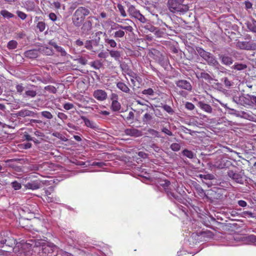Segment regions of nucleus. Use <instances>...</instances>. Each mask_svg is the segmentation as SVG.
Masks as SVG:
<instances>
[{
	"label": "nucleus",
	"instance_id": "nucleus-1",
	"mask_svg": "<svg viewBox=\"0 0 256 256\" xmlns=\"http://www.w3.org/2000/svg\"><path fill=\"white\" fill-rule=\"evenodd\" d=\"M90 10L84 6L79 7L74 12L72 20L74 24L78 27L82 26L86 17L89 15Z\"/></svg>",
	"mask_w": 256,
	"mask_h": 256
},
{
	"label": "nucleus",
	"instance_id": "nucleus-2",
	"mask_svg": "<svg viewBox=\"0 0 256 256\" xmlns=\"http://www.w3.org/2000/svg\"><path fill=\"white\" fill-rule=\"evenodd\" d=\"M125 24L127 25H122L118 24H115L114 25L112 26V30H116L114 32V36L116 38H122L125 35V30L126 32H132L133 31L132 27L130 25L129 23H132V22L129 20L126 19L125 20Z\"/></svg>",
	"mask_w": 256,
	"mask_h": 256
},
{
	"label": "nucleus",
	"instance_id": "nucleus-3",
	"mask_svg": "<svg viewBox=\"0 0 256 256\" xmlns=\"http://www.w3.org/2000/svg\"><path fill=\"white\" fill-rule=\"evenodd\" d=\"M196 51L200 56L206 61L208 65L216 68L220 66L216 58L211 53L205 51L204 49L200 48H196Z\"/></svg>",
	"mask_w": 256,
	"mask_h": 256
},
{
	"label": "nucleus",
	"instance_id": "nucleus-4",
	"mask_svg": "<svg viewBox=\"0 0 256 256\" xmlns=\"http://www.w3.org/2000/svg\"><path fill=\"white\" fill-rule=\"evenodd\" d=\"M4 244L10 248L15 244V240L8 232H3L0 234V247H4Z\"/></svg>",
	"mask_w": 256,
	"mask_h": 256
},
{
	"label": "nucleus",
	"instance_id": "nucleus-5",
	"mask_svg": "<svg viewBox=\"0 0 256 256\" xmlns=\"http://www.w3.org/2000/svg\"><path fill=\"white\" fill-rule=\"evenodd\" d=\"M160 184L164 188L166 192H167L168 196L170 199H178V196L169 189L168 187L170 184V181L168 180H160Z\"/></svg>",
	"mask_w": 256,
	"mask_h": 256
},
{
	"label": "nucleus",
	"instance_id": "nucleus-6",
	"mask_svg": "<svg viewBox=\"0 0 256 256\" xmlns=\"http://www.w3.org/2000/svg\"><path fill=\"white\" fill-rule=\"evenodd\" d=\"M250 94L242 95L233 98V101L244 106H250Z\"/></svg>",
	"mask_w": 256,
	"mask_h": 256
},
{
	"label": "nucleus",
	"instance_id": "nucleus-7",
	"mask_svg": "<svg viewBox=\"0 0 256 256\" xmlns=\"http://www.w3.org/2000/svg\"><path fill=\"white\" fill-rule=\"evenodd\" d=\"M227 173L228 176L236 182L240 184H244V178L241 172H238L232 170H229Z\"/></svg>",
	"mask_w": 256,
	"mask_h": 256
},
{
	"label": "nucleus",
	"instance_id": "nucleus-8",
	"mask_svg": "<svg viewBox=\"0 0 256 256\" xmlns=\"http://www.w3.org/2000/svg\"><path fill=\"white\" fill-rule=\"evenodd\" d=\"M93 96L98 101H104L107 99L106 92L102 90L98 89L93 92Z\"/></svg>",
	"mask_w": 256,
	"mask_h": 256
},
{
	"label": "nucleus",
	"instance_id": "nucleus-9",
	"mask_svg": "<svg viewBox=\"0 0 256 256\" xmlns=\"http://www.w3.org/2000/svg\"><path fill=\"white\" fill-rule=\"evenodd\" d=\"M82 31L84 33L88 34L92 26V17H88L86 20L82 23Z\"/></svg>",
	"mask_w": 256,
	"mask_h": 256
},
{
	"label": "nucleus",
	"instance_id": "nucleus-10",
	"mask_svg": "<svg viewBox=\"0 0 256 256\" xmlns=\"http://www.w3.org/2000/svg\"><path fill=\"white\" fill-rule=\"evenodd\" d=\"M124 134L126 136H134L136 138L141 136L142 135V132L141 130L135 128H130L126 129L124 130Z\"/></svg>",
	"mask_w": 256,
	"mask_h": 256
},
{
	"label": "nucleus",
	"instance_id": "nucleus-11",
	"mask_svg": "<svg viewBox=\"0 0 256 256\" xmlns=\"http://www.w3.org/2000/svg\"><path fill=\"white\" fill-rule=\"evenodd\" d=\"M176 86L180 88L184 89L188 91L192 90V86L190 82L186 80H179L176 82Z\"/></svg>",
	"mask_w": 256,
	"mask_h": 256
},
{
	"label": "nucleus",
	"instance_id": "nucleus-12",
	"mask_svg": "<svg viewBox=\"0 0 256 256\" xmlns=\"http://www.w3.org/2000/svg\"><path fill=\"white\" fill-rule=\"evenodd\" d=\"M42 252L46 254L52 253L56 248L55 245H54L53 244L48 242L43 243V244L42 245Z\"/></svg>",
	"mask_w": 256,
	"mask_h": 256
},
{
	"label": "nucleus",
	"instance_id": "nucleus-13",
	"mask_svg": "<svg viewBox=\"0 0 256 256\" xmlns=\"http://www.w3.org/2000/svg\"><path fill=\"white\" fill-rule=\"evenodd\" d=\"M36 114L31 110L27 109H23L17 112L16 115L17 116L26 117V116H34Z\"/></svg>",
	"mask_w": 256,
	"mask_h": 256
},
{
	"label": "nucleus",
	"instance_id": "nucleus-14",
	"mask_svg": "<svg viewBox=\"0 0 256 256\" xmlns=\"http://www.w3.org/2000/svg\"><path fill=\"white\" fill-rule=\"evenodd\" d=\"M39 52V50L34 49L25 52L24 55L29 58H35L38 56Z\"/></svg>",
	"mask_w": 256,
	"mask_h": 256
},
{
	"label": "nucleus",
	"instance_id": "nucleus-15",
	"mask_svg": "<svg viewBox=\"0 0 256 256\" xmlns=\"http://www.w3.org/2000/svg\"><path fill=\"white\" fill-rule=\"evenodd\" d=\"M180 4H182V2H179L175 0H168V8L172 12H176V10Z\"/></svg>",
	"mask_w": 256,
	"mask_h": 256
},
{
	"label": "nucleus",
	"instance_id": "nucleus-16",
	"mask_svg": "<svg viewBox=\"0 0 256 256\" xmlns=\"http://www.w3.org/2000/svg\"><path fill=\"white\" fill-rule=\"evenodd\" d=\"M221 60L222 63L226 66H230L233 63L232 58L226 55H221L219 56Z\"/></svg>",
	"mask_w": 256,
	"mask_h": 256
},
{
	"label": "nucleus",
	"instance_id": "nucleus-17",
	"mask_svg": "<svg viewBox=\"0 0 256 256\" xmlns=\"http://www.w3.org/2000/svg\"><path fill=\"white\" fill-rule=\"evenodd\" d=\"M198 106L206 112L209 114L212 112V106L202 102H199L198 104Z\"/></svg>",
	"mask_w": 256,
	"mask_h": 256
},
{
	"label": "nucleus",
	"instance_id": "nucleus-18",
	"mask_svg": "<svg viewBox=\"0 0 256 256\" xmlns=\"http://www.w3.org/2000/svg\"><path fill=\"white\" fill-rule=\"evenodd\" d=\"M24 187L27 189L36 190L40 188V184L38 181H34L30 182H28L24 185Z\"/></svg>",
	"mask_w": 256,
	"mask_h": 256
},
{
	"label": "nucleus",
	"instance_id": "nucleus-19",
	"mask_svg": "<svg viewBox=\"0 0 256 256\" xmlns=\"http://www.w3.org/2000/svg\"><path fill=\"white\" fill-rule=\"evenodd\" d=\"M80 118L83 120L85 125L87 127L94 129L96 128V124L94 122L90 120L86 116H80Z\"/></svg>",
	"mask_w": 256,
	"mask_h": 256
},
{
	"label": "nucleus",
	"instance_id": "nucleus-20",
	"mask_svg": "<svg viewBox=\"0 0 256 256\" xmlns=\"http://www.w3.org/2000/svg\"><path fill=\"white\" fill-rule=\"evenodd\" d=\"M248 66L244 63L235 62L232 68L234 70L240 71L246 69Z\"/></svg>",
	"mask_w": 256,
	"mask_h": 256
},
{
	"label": "nucleus",
	"instance_id": "nucleus-21",
	"mask_svg": "<svg viewBox=\"0 0 256 256\" xmlns=\"http://www.w3.org/2000/svg\"><path fill=\"white\" fill-rule=\"evenodd\" d=\"M104 42L106 44L110 46L112 48H114L116 46L117 44L115 40L109 38L106 33H104Z\"/></svg>",
	"mask_w": 256,
	"mask_h": 256
},
{
	"label": "nucleus",
	"instance_id": "nucleus-22",
	"mask_svg": "<svg viewBox=\"0 0 256 256\" xmlns=\"http://www.w3.org/2000/svg\"><path fill=\"white\" fill-rule=\"evenodd\" d=\"M128 12L132 18H135L137 14L140 12V10L130 5L128 6Z\"/></svg>",
	"mask_w": 256,
	"mask_h": 256
},
{
	"label": "nucleus",
	"instance_id": "nucleus-23",
	"mask_svg": "<svg viewBox=\"0 0 256 256\" xmlns=\"http://www.w3.org/2000/svg\"><path fill=\"white\" fill-rule=\"evenodd\" d=\"M50 44L58 52H60V55L62 56H64L66 55L67 53L64 50V48L61 46H58L56 42H50Z\"/></svg>",
	"mask_w": 256,
	"mask_h": 256
},
{
	"label": "nucleus",
	"instance_id": "nucleus-24",
	"mask_svg": "<svg viewBox=\"0 0 256 256\" xmlns=\"http://www.w3.org/2000/svg\"><path fill=\"white\" fill-rule=\"evenodd\" d=\"M111 57L113 58L116 61L120 62L121 53L120 51L110 50L109 51Z\"/></svg>",
	"mask_w": 256,
	"mask_h": 256
},
{
	"label": "nucleus",
	"instance_id": "nucleus-25",
	"mask_svg": "<svg viewBox=\"0 0 256 256\" xmlns=\"http://www.w3.org/2000/svg\"><path fill=\"white\" fill-rule=\"evenodd\" d=\"M246 25L250 30L254 32H256V21L252 19L251 20L248 22Z\"/></svg>",
	"mask_w": 256,
	"mask_h": 256
},
{
	"label": "nucleus",
	"instance_id": "nucleus-26",
	"mask_svg": "<svg viewBox=\"0 0 256 256\" xmlns=\"http://www.w3.org/2000/svg\"><path fill=\"white\" fill-rule=\"evenodd\" d=\"M116 86L120 90L124 92L130 93V89L124 82H118L117 83Z\"/></svg>",
	"mask_w": 256,
	"mask_h": 256
},
{
	"label": "nucleus",
	"instance_id": "nucleus-27",
	"mask_svg": "<svg viewBox=\"0 0 256 256\" xmlns=\"http://www.w3.org/2000/svg\"><path fill=\"white\" fill-rule=\"evenodd\" d=\"M37 92L34 90H27L23 94L24 98H33L36 96Z\"/></svg>",
	"mask_w": 256,
	"mask_h": 256
},
{
	"label": "nucleus",
	"instance_id": "nucleus-28",
	"mask_svg": "<svg viewBox=\"0 0 256 256\" xmlns=\"http://www.w3.org/2000/svg\"><path fill=\"white\" fill-rule=\"evenodd\" d=\"M111 108L114 112L119 111L121 108V105L117 100L112 101Z\"/></svg>",
	"mask_w": 256,
	"mask_h": 256
},
{
	"label": "nucleus",
	"instance_id": "nucleus-29",
	"mask_svg": "<svg viewBox=\"0 0 256 256\" xmlns=\"http://www.w3.org/2000/svg\"><path fill=\"white\" fill-rule=\"evenodd\" d=\"M189 9L188 6L187 5L182 4H180L178 7L177 8L176 12H180V14H184L188 12Z\"/></svg>",
	"mask_w": 256,
	"mask_h": 256
},
{
	"label": "nucleus",
	"instance_id": "nucleus-30",
	"mask_svg": "<svg viewBox=\"0 0 256 256\" xmlns=\"http://www.w3.org/2000/svg\"><path fill=\"white\" fill-rule=\"evenodd\" d=\"M196 76L198 78H202L207 80H212V78L206 72H200L196 74Z\"/></svg>",
	"mask_w": 256,
	"mask_h": 256
},
{
	"label": "nucleus",
	"instance_id": "nucleus-31",
	"mask_svg": "<svg viewBox=\"0 0 256 256\" xmlns=\"http://www.w3.org/2000/svg\"><path fill=\"white\" fill-rule=\"evenodd\" d=\"M152 119V116L150 114L148 113H146L142 117V120L144 124H150Z\"/></svg>",
	"mask_w": 256,
	"mask_h": 256
},
{
	"label": "nucleus",
	"instance_id": "nucleus-32",
	"mask_svg": "<svg viewBox=\"0 0 256 256\" xmlns=\"http://www.w3.org/2000/svg\"><path fill=\"white\" fill-rule=\"evenodd\" d=\"M39 51L48 56L52 55L53 54L52 50L48 47H42L39 49Z\"/></svg>",
	"mask_w": 256,
	"mask_h": 256
},
{
	"label": "nucleus",
	"instance_id": "nucleus-33",
	"mask_svg": "<svg viewBox=\"0 0 256 256\" xmlns=\"http://www.w3.org/2000/svg\"><path fill=\"white\" fill-rule=\"evenodd\" d=\"M0 14L2 15L4 18H10L14 17V14L10 13L8 11L4 10H2L0 12Z\"/></svg>",
	"mask_w": 256,
	"mask_h": 256
},
{
	"label": "nucleus",
	"instance_id": "nucleus-34",
	"mask_svg": "<svg viewBox=\"0 0 256 256\" xmlns=\"http://www.w3.org/2000/svg\"><path fill=\"white\" fill-rule=\"evenodd\" d=\"M222 82H224V84L226 88H228L232 86L234 84L232 80H230L227 77H224V78H222Z\"/></svg>",
	"mask_w": 256,
	"mask_h": 256
},
{
	"label": "nucleus",
	"instance_id": "nucleus-35",
	"mask_svg": "<svg viewBox=\"0 0 256 256\" xmlns=\"http://www.w3.org/2000/svg\"><path fill=\"white\" fill-rule=\"evenodd\" d=\"M182 154L184 156L190 159H192L194 157V154L193 152L187 149L184 150L182 151Z\"/></svg>",
	"mask_w": 256,
	"mask_h": 256
},
{
	"label": "nucleus",
	"instance_id": "nucleus-36",
	"mask_svg": "<svg viewBox=\"0 0 256 256\" xmlns=\"http://www.w3.org/2000/svg\"><path fill=\"white\" fill-rule=\"evenodd\" d=\"M196 192L201 198H204L206 196V194L203 188L199 185L196 186Z\"/></svg>",
	"mask_w": 256,
	"mask_h": 256
},
{
	"label": "nucleus",
	"instance_id": "nucleus-37",
	"mask_svg": "<svg viewBox=\"0 0 256 256\" xmlns=\"http://www.w3.org/2000/svg\"><path fill=\"white\" fill-rule=\"evenodd\" d=\"M145 28L151 32H154L156 36H158L160 30L158 28L152 26H145Z\"/></svg>",
	"mask_w": 256,
	"mask_h": 256
},
{
	"label": "nucleus",
	"instance_id": "nucleus-38",
	"mask_svg": "<svg viewBox=\"0 0 256 256\" xmlns=\"http://www.w3.org/2000/svg\"><path fill=\"white\" fill-rule=\"evenodd\" d=\"M18 42L14 40H12L8 43L7 47L9 50H13L16 48Z\"/></svg>",
	"mask_w": 256,
	"mask_h": 256
},
{
	"label": "nucleus",
	"instance_id": "nucleus-39",
	"mask_svg": "<svg viewBox=\"0 0 256 256\" xmlns=\"http://www.w3.org/2000/svg\"><path fill=\"white\" fill-rule=\"evenodd\" d=\"M40 114L42 117L46 119L51 120L53 118L52 114L48 111H42L40 112Z\"/></svg>",
	"mask_w": 256,
	"mask_h": 256
},
{
	"label": "nucleus",
	"instance_id": "nucleus-40",
	"mask_svg": "<svg viewBox=\"0 0 256 256\" xmlns=\"http://www.w3.org/2000/svg\"><path fill=\"white\" fill-rule=\"evenodd\" d=\"M148 132L150 134L154 136V137L160 138L159 132L155 130L150 128L148 130Z\"/></svg>",
	"mask_w": 256,
	"mask_h": 256
},
{
	"label": "nucleus",
	"instance_id": "nucleus-41",
	"mask_svg": "<svg viewBox=\"0 0 256 256\" xmlns=\"http://www.w3.org/2000/svg\"><path fill=\"white\" fill-rule=\"evenodd\" d=\"M26 9L29 11L33 10L35 7L34 2L30 1H27L26 2Z\"/></svg>",
	"mask_w": 256,
	"mask_h": 256
},
{
	"label": "nucleus",
	"instance_id": "nucleus-42",
	"mask_svg": "<svg viewBox=\"0 0 256 256\" xmlns=\"http://www.w3.org/2000/svg\"><path fill=\"white\" fill-rule=\"evenodd\" d=\"M135 18L138 20L142 23H146L147 21L146 18L140 12Z\"/></svg>",
	"mask_w": 256,
	"mask_h": 256
},
{
	"label": "nucleus",
	"instance_id": "nucleus-43",
	"mask_svg": "<svg viewBox=\"0 0 256 256\" xmlns=\"http://www.w3.org/2000/svg\"><path fill=\"white\" fill-rule=\"evenodd\" d=\"M199 177L202 179H204V180H212L214 179V176L212 174H200L199 175Z\"/></svg>",
	"mask_w": 256,
	"mask_h": 256
},
{
	"label": "nucleus",
	"instance_id": "nucleus-44",
	"mask_svg": "<svg viewBox=\"0 0 256 256\" xmlns=\"http://www.w3.org/2000/svg\"><path fill=\"white\" fill-rule=\"evenodd\" d=\"M11 186L14 190H19L22 188L21 184L16 180L12 182L11 183Z\"/></svg>",
	"mask_w": 256,
	"mask_h": 256
},
{
	"label": "nucleus",
	"instance_id": "nucleus-45",
	"mask_svg": "<svg viewBox=\"0 0 256 256\" xmlns=\"http://www.w3.org/2000/svg\"><path fill=\"white\" fill-rule=\"evenodd\" d=\"M180 144L178 143H172L170 146L171 150L174 152H178L180 150Z\"/></svg>",
	"mask_w": 256,
	"mask_h": 256
},
{
	"label": "nucleus",
	"instance_id": "nucleus-46",
	"mask_svg": "<svg viewBox=\"0 0 256 256\" xmlns=\"http://www.w3.org/2000/svg\"><path fill=\"white\" fill-rule=\"evenodd\" d=\"M37 28L40 32H43L46 28V24L44 22H39L37 24Z\"/></svg>",
	"mask_w": 256,
	"mask_h": 256
},
{
	"label": "nucleus",
	"instance_id": "nucleus-47",
	"mask_svg": "<svg viewBox=\"0 0 256 256\" xmlns=\"http://www.w3.org/2000/svg\"><path fill=\"white\" fill-rule=\"evenodd\" d=\"M142 94L145 95L153 96L154 91L152 88L144 90L142 91Z\"/></svg>",
	"mask_w": 256,
	"mask_h": 256
},
{
	"label": "nucleus",
	"instance_id": "nucleus-48",
	"mask_svg": "<svg viewBox=\"0 0 256 256\" xmlns=\"http://www.w3.org/2000/svg\"><path fill=\"white\" fill-rule=\"evenodd\" d=\"M118 8L122 16L123 17L126 16L127 15L124 10V8L122 4H118Z\"/></svg>",
	"mask_w": 256,
	"mask_h": 256
},
{
	"label": "nucleus",
	"instance_id": "nucleus-49",
	"mask_svg": "<svg viewBox=\"0 0 256 256\" xmlns=\"http://www.w3.org/2000/svg\"><path fill=\"white\" fill-rule=\"evenodd\" d=\"M79 63V64H80L82 65H86L87 63V59L84 58V57H82V56H80V57L79 58H77L76 60Z\"/></svg>",
	"mask_w": 256,
	"mask_h": 256
},
{
	"label": "nucleus",
	"instance_id": "nucleus-50",
	"mask_svg": "<svg viewBox=\"0 0 256 256\" xmlns=\"http://www.w3.org/2000/svg\"><path fill=\"white\" fill-rule=\"evenodd\" d=\"M58 117L62 120L63 122L68 119V116L66 114L63 112H58Z\"/></svg>",
	"mask_w": 256,
	"mask_h": 256
},
{
	"label": "nucleus",
	"instance_id": "nucleus-51",
	"mask_svg": "<svg viewBox=\"0 0 256 256\" xmlns=\"http://www.w3.org/2000/svg\"><path fill=\"white\" fill-rule=\"evenodd\" d=\"M100 41V38L98 36V38H96L95 39H92V40H90V42L92 44V46H97L99 44V42Z\"/></svg>",
	"mask_w": 256,
	"mask_h": 256
},
{
	"label": "nucleus",
	"instance_id": "nucleus-52",
	"mask_svg": "<svg viewBox=\"0 0 256 256\" xmlns=\"http://www.w3.org/2000/svg\"><path fill=\"white\" fill-rule=\"evenodd\" d=\"M16 92L21 94L24 90V88L22 84H17L16 86Z\"/></svg>",
	"mask_w": 256,
	"mask_h": 256
},
{
	"label": "nucleus",
	"instance_id": "nucleus-53",
	"mask_svg": "<svg viewBox=\"0 0 256 256\" xmlns=\"http://www.w3.org/2000/svg\"><path fill=\"white\" fill-rule=\"evenodd\" d=\"M256 106V96L250 95V106Z\"/></svg>",
	"mask_w": 256,
	"mask_h": 256
},
{
	"label": "nucleus",
	"instance_id": "nucleus-54",
	"mask_svg": "<svg viewBox=\"0 0 256 256\" xmlns=\"http://www.w3.org/2000/svg\"><path fill=\"white\" fill-rule=\"evenodd\" d=\"M162 108L168 114H173L174 111H173L172 108L170 106L165 104L163 106Z\"/></svg>",
	"mask_w": 256,
	"mask_h": 256
},
{
	"label": "nucleus",
	"instance_id": "nucleus-55",
	"mask_svg": "<svg viewBox=\"0 0 256 256\" xmlns=\"http://www.w3.org/2000/svg\"><path fill=\"white\" fill-rule=\"evenodd\" d=\"M74 108V105L72 104L67 102L64 104V108L66 110H70Z\"/></svg>",
	"mask_w": 256,
	"mask_h": 256
},
{
	"label": "nucleus",
	"instance_id": "nucleus-56",
	"mask_svg": "<svg viewBox=\"0 0 256 256\" xmlns=\"http://www.w3.org/2000/svg\"><path fill=\"white\" fill-rule=\"evenodd\" d=\"M84 46L86 49H88V50H92L93 47L92 45L90 40H86L85 42Z\"/></svg>",
	"mask_w": 256,
	"mask_h": 256
},
{
	"label": "nucleus",
	"instance_id": "nucleus-57",
	"mask_svg": "<svg viewBox=\"0 0 256 256\" xmlns=\"http://www.w3.org/2000/svg\"><path fill=\"white\" fill-rule=\"evenodd\" d=\"M17 14L19 18H20L22 20H25L26 18V14L22 12L21 11H17Z\"/></svg>",
	"mask_w": 256,
	"mask_h": 256
},
{
	"label": "nucleus",
	"instance_id": "nucleus-58",
	"mask_svg": "<svg viewBox=\"0 0 256 256\" xmlns=\"http://www.w3.org/2000/svg\"><path fill=\"white\" fill-rule=\"evenodd\" d=\"M185 106L186 108L190 110H193L194 108V104L190 102H186Z\"/></svg>",
	"mask_w": 256,
	"mask_h": 256
},
{
	"label": "nucleus",
	"instance_id": "nucleus-59",
	"mask_svg": "<svg viewBox=\"0 0 256 256\" xmlns=\"http://www.w3.org/2000/svg\"><path fill=\"white\" fill-rule=\"evenodd\" d=\"M90 66L94 67L95 69H98L100 68L101 64L98 62H90Z\"/></svg>",
	"mask_w": 256,
	"mask_h": 256
},
{
	"label": "nucleus",
	"instance_id": "nucleus-60",
	"mask_svg": "<svg viewBox=\"0 0 256 256\" xmlns=\"http://www.w3.org/2000/svg\"><path fill=\"white\" fill-rule=\"evenodd\" d=\"M162 132L166 134L168 136H172V132L168 130L167 128H163L162 129Z\"/></svg>",
	"mask_w": 256,
	"mask_h": 256
},
{
	"label": "nucleus",
	"instance_id": "nucleus-61",
	"mask_svg": "<svg viewBox=\"0 0 256 256\" xmlns=\"http://www.w3.org/2000/svg\"><path fill=\"white\" fill-rule=\"evenodd\" d=\"M92 166H96L100 168L102 167L105 166V164L103 162H93L92 164Z\"/></svg>",
	"mask_w": 256,
	"mask_h": 256
},
{
	"label": "nucleus",
	"instance_id": "nucleus-62",
	"mask_svg": "<svg viewBox=\"0 0 256 256\" xmlns=\"http://www.w3.org/2000/svg\"><path fill=\"white\" fill-rule=\"evenodd\" d=\"M48 17L53 22L56 21L57 19L56 14L54 12H50L48 15Z\"/></svg>",
	"mask_w": 256,
	"mask_h": 256
},
{
	"label": "nucleus",
	"instance_id": "nucleus-63",
	"mask_svg": "<svg viewBox=\"0 0 256 256\" xmlns=\"http://www.w3.org/2000/svg\"><path fill=\"white\" fill-rule=\"evenodd\" d=\"M108 56L106 52H101L98 54V56L100 58H106Z\"/></svg>",
	"mask_w": 256,
	"mask_h": 256
},
{
	"label": "nucleus",
	"instance_id": "nucleus-64",
	"mask_svg": "<svg viewBox=\"0 0 256 256\" xmlns=\"http://www.w3.org/2000/svg\"><path fill=\"white\" fill-rule=\"evenodd\" d=\"M134 113L132 112H130L128 116L126 117L127 120H134Z\"/></svg>",
	"mask_w": 256,
	"mask_h": 256
}]
</instances>
